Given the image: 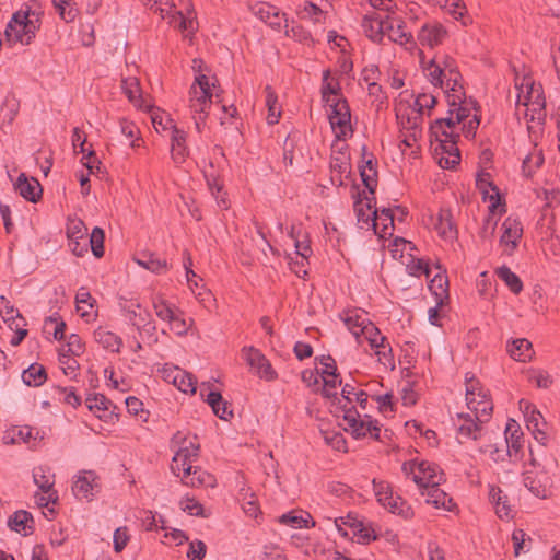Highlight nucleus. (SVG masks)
Wrapping results in <instances>:
<instances>
[{
  "label": "nucleus",
  "mask_w": 560,
  "mask_h": 560,
  "mask_svg": "<svg viewBox=\"0 0 560 560\" xmlns=\"http://www.w3.org/2000/svg\"><path fill=\"white\" fill-rule=\"evenodd\" d=\"M85 404L91 411H105L109 409L112 401L107 399L103 394H95L93 397L89 396L85 400Z\"/></svg>",
  "instance_id": "60"
},
{
  "label": "nucleus",
  "mask_w": 560,
  "mask_h": 560,
  "mask_svg": "<svg viewBox=\"0 0 560 560\" xmlns=\"http://www.w3.org/2000/svg\"><path fill=\"white\" fill-rule=\"evenodd\" d=\"M14 189L21 197L30 202H37L43 194V188L39 182L34 178H27L24 173H21L14 183Z\"/></svg>",
  "instance_id": "12"
},
{
  "label": "nucleus",
  "mask_w": 560,
  "mask_h": 560,
  "mask_svg": "<svg viewBox=\"0 0 560 560\" xmlns=\"http://www.w3.org/2000/svg\"><path fill=\"white\" fill-rule=\"evenodd\" d=\"M433 226L439 236L444 241L452 242L457 237V228L453 221L450 209H440L433 222Z\"/></svg>",
  "instance_id": "15"
},
{
  "label": "nucleus",
  "mask_w": 560,
  "mask_h": 560,
  "mask_svg": "<svg viewBox=\"0 0 560 560\" xmlns=\"http://www.w3.org/2000/svg\"><path fill=\"white\" fill-rule=\"evenodd\" d=\"M242 357L249 365L250 370L260 378L266 381H273L277 378V373L272 369L269 360L257 348L249 346L242 349Z\"/></svg>",
  "instance_id": "5"
},
{
  "label": "nucleus",
  "mask_w": 560,
  "mask_h": 560,
  "mask_svg": "<svg viewBox=\"0 0 560 560\" xmlns=\"http://www.w3.org/2000/svg\"><path fill=\"white\" fill-rule=\"evenodd\" d=\"M465 384H466V404L470 405L472 402H476V398H486L489 396V393L487 389L482 387L479 380L475 377L474 374L467 373L465 376Z\"/></svg>",
  "instance_id": "32"
},
{
  "label": "nucleus",
  "mask_w": 560,
  "mask_h": 560,
  "mask_svg": "<svg viewBox=\"0 0 560 560\" xmlns=\"http://www.w3.org/2000/svg\"><path fill=\"white\" fill-rule=\"evenodd\" d=\"M172 374H174L172 383L179 390H182L183 393H190V394L196 393L197 381L192 374L187 373L184 370L178 369V368H174L172 370Z\"/></svg>",
  "instance_id": "29"
},
{
  "label": "nucleus",
  "mask_w": 560,
  "mask_h": 560,
  "mask_svg": "<svg viewBox=\"0 0 560 560\" xmlns=\"http://www.w3.org/2000/svg\"><path fill=\"white\" fill-rule=\"evenodd\" d=\"M383 506L406 520L413 515L412 508L399 495H390V499L387 500Z\"/></svg>",
  "instance_id": "40"
},
{
  "label": "nucleus",
  "mask_w": 560,
  "mask_h": 560,
  "mask_svg": "<svg viewBox=\"0 0 560 560\" xmlns=\"http://www.w3.org/2000/svg\"><path fill=\"white\" fill-rule=\"evenodd\" d=\"M171 154L175 163H183L187 155L188 149L186 147L187 135L184 130L178 129L175 124H171Z\"/></svg>",
  "instance_id": "17"
},
{
  "label": "nucleus",
  "mask_w": 560,
  "mask_h": 560,
  "mask_svg": "<svg viewBox=\"0 0 560 560\" xmlns=\"http://www.w3.org/2000/svg\"><path fill=\"white\" fill-rule=\"evenodd\" d=\"M88 229L84 222L80 219L70 220L67 225L68 240L86 238Z\"/></svg>",
  "instance_id": "57"
},
{
  "label": "nucleus",
  "mask_w": 560,
  "mask_h": 560,
  "mask_svg": "<svg viewBox=\"0 0 560 560\" xmlns=\"http://www.w3.org/2000/svg\"><path fill=\"white\" fill-rule=\"evenodd\" d=\"M121 310L131 325L137 327V329L149 325L150 313L147 310H142L139 302H126L125 304H121Z\"/></svg>",
  "instance_id": "19"
},
{
  "label": "nucleus",
  "mask_w": 560,
  "mask_h": 560,
  "mask_svg": "<svg viewBox=\"0 0 560 560\" xmlns=\"http://www.w3.org/2000/svg\"><path fill=\"white\" fill-rule=\"evenodd\" d=\"M207 552V546L202 540L196 539L189 544L187 558L190 560H202Z\"/></svg>",
  "instance_id": "64"
},
{
  "label": "nucleus",
  "mask_w": 560,
  "mask_h": 560,
  "mask_svg": "<svg viewBox=\"0 0 560 560\" xmlns=\"http://www.w3.org/2000/svg\"><path fill=\"white\" fill-rule=\"evenodd\" d=\"M446 36V31L440 24L423 25L418 34V40L423 46L435 47L440 45Z\"/></svg>",
  "instance_id": "20"
},
{
  "label": "nucleus",
  "mask_w": 560,
  "mask_h": 560,
  "mask_svg": "<svg viewBox=\"0 0 560 560\" xmlns=\"http://www.w3.org/2000/svg\"><path fill=\"white\" fill-rule=\"evenodd\" d=\"M495 273L500 280H502L505 285L510 289L514 294H518L523 290V282L520 277L513 272L508 266H501L495 270Z\"/></svg>",
  "instance_id": "35"
},
{
  "label": "nucleus",
  "mask_w": 560,
  "mask_h": 560,
  "mask_svg": "<svg viewBox=\"0 0 560 560\" xmlns=\"http://www.w3.org/2000/svg\"><path fill=\"white\" fill-rule=\"evenodd\" d=\"M373 490L377 498V501L383 505L393 495V490L388 482L383 480H373Z\"/></svg>",
  "instance_id": "58"
},
{
  "label": "nucleus",
  "mask_w": 560,
  "mask_h": 560,
  "mask_svg": "<svg viewBox=\"0 0 560 560\" xmlns=\"http://www.w3.org/2000/svg\"><path fill=\"white\" fill-rule=\"evenodd\" d=\"M544 163V156L541 152H534L528 154L522 163V171L525 176H532V174L539 168Z\"/></svg>",
  "instance_id": "53"
},
{
  "label": "nucleus",
  "mask_w": 560,
  "mask_h": 560,
  "mask_svg": "<svg viewBox=\"0 0 560 560\" xmlns=\"http://www.w3.org/2000/svg\"><path fill=\"white\" fill-rule=\"evenodd\" d=\"M66 347H68V351H70L72 357H80L85 350V345L82 338L77 334H71L68 337Z\"/></svg>",
  "instance_id": "63"
},
{
  "label": "nucleus",
  "mask_w": 560,
  "mask_h": 560,
  "mask_svg": "<svg viewBox=\"0 0 560 560\" xmlns=\"http://www.w3.org/2000/svg\"><path fill=\"white\" fill-rule=\"evenodd\" d=\"M522 433L515 429L510 436H505L506 455L511 458L518 459V453L522 450Z\"/></svg>",
  "instance_id": "52"
},
{
  "label": "nucleus",
  "mask_w": 560,
  "mask_h": 560,
  "mask_svg": "<svg viewBox=\"0 0 560 560\" xmlns=\"http://www.w3.org/2000/svg\"><path fill=\"white\" fill-rule=\"evenodd\" d=\"M435 153H441L439 158V165L442 168L453 170L460 162L459 149L457 148V141L455 140H440L434 149Z\"/></svg>",
  "instance_id": "11"
},
{
  "label": "nucleus",
  "mask_w": 560,
  "mask_h": 560,
  "mask_svg": "<svg viewBox=\"0 0 560 560\" xmlns=\"http://www.w3.org/2000/svg\"><path fill=\"white\" fill-rule=\"evenodd\" d=\"M361 335L369 341L372 349L374 348H386V337L383 336L380 329L371 322H368L365 326L360 329Z\"/></svg>",
  "instance_id": "36"
},
{
  "label": "nucleus",
  "mask_w": 560,
  "mask_h": 560,
  "mask_svg": "<svg viewBox=\"0 0 560 560\" xmlns=\"http://www.w3.org/2000/svg\"><path fill=\"white\" fill-rule=\"evenodd\" d=\"M331 108L329 114V122L331 128H339L341 135H346V128L351 120L350 107L346 98L339 97L332 103L328 104Z\"/></svg>",
  "instance_id": "9"
},
{
  "label": "nucleus",
  "mask_w": 560,
  "mask_h": 560,
  "mask_svg": "<svg viewBox=\"0 0 560 560\" xmlns=\"http://www.w3.org/2000/svg\"><path fill=\"white\" fill-rule=\"evenodd\" d=\"M489 498L495 505V512L500 518L511 516V506L508 504V497L499 487L492 486L489 491Z\"/></svg>",
  "instance_id": "33"
},
{
  "label": "nucleus",
  "mask_w": 560,
  "mask_h": 560,
  "mask_svg": "<svg viewBox=\"0 0 560 560\" xmlns=\"http://www.w3.org/2000/svg\"><path fill=\"white\" fill-rule=\"evenodd\" d=\"M266 92V105L268 107V124L273 125L278 122V119L280 117V109L277 106L278 97L276 93L272 91L271 86L267 85L265 88Z\"/></svg>",
  "instance_id": "50"
},
{
  "label": "nucleus",
  "mask_w": 560,
  "mask_h": 560,
  "mask_svg": "<svg viewBox=\"0 0 560 560\" xmlns=\"http://www.w3.org/2000/svg\"><path fill=\"white\" fill-rule=\"evenodd\" d=\"M121 89L131 103L140 108L143 107L140 83L136 77L124 78Z\"/></svg>",
  "instance_id": "31"
},
{
  "label": "nucleus",
  "mask_w": 560,
  "mask_h": 560,
  "mask_svg": "<svg viewBox=\"0 0 560 560\" xmlns=\"http://www.w3.org/2000/svg\"><path fill=\"white\" fill-rule=\"evenodd\" d=\"M378 26V30H383V37L387 35L389 40L406 47L408 44L415 45L411 33L405 31V23L398 16L386 13Z\"/></svg>",
  "instance_id": "6"
},
{
  "label": "nucleus",
  "mask_w": 560,
  "mask_h": 560,
  "mask_svg": "<svg viewBox=\"0 0 560 560\" xmlns=\"http://www.w3.org/2000/svg\"><path fill=\"white\" fill-rule=\"evenodd\" d=\"M361 521L362 520L358 518L357 515H353V514L349 513L345 517L336 518L335 520V525H336L338 532L341 534V536L348 537L349 534L343 528V526L349 527L351 529V532H353L358 526H361Z\"/></svg>",
  "instance_id": "56"
},
{
  "label": "nucleus",
  "mask_w": 560,
  "mask_h": 560,
  "mask_svg": "<svg viewBox=\"0 0 560 560\" xmlns=\"http://www.w3.org/2000/svg\"><path fill=\"white\" fill-rule=\"evenodd\" d=\"M352 535L358 538L360 544H369L377 538L371 523H365L363 520L361 521V526H358L352 532Z\"/></svg>",
  "instance_id": "55"
},
{
  "label": "nucleus",
  "mask_w": 560,
  "mask_h": 560,
  "mask_svg": "<svg viewBox=\"0 0 560 560\" xmlns=\"http://www.w3.org/2000/svg\"><path fill=\"white\" fill-rule=\"evenodd\" d=\"M532 468H527L524 475V486L537 498L545 499L550 493L552 487V478L549 471V462L545 456L542 460L539 459V451H535L529 446Z\"/></svg>",
  "instance_id": "1"
},
{
  "label": "nucleus",
  "mask_w": 560,
  "mask_h": 560,
  "mask_svg": "<svg viewBox=\"0 0 560 560\" xmlns=\"http://www.w3.org/2000/svg\"><path fill=\"white\" fill-rule=\"evenodd\" d=\"M476 185L481 191L483 199L490 201L489 211L494 213L499 207H502L501 212H505L504 203H502L498 187L490 180L489 173H480L477 175Z\"/></svg>",
  "instance_id": "8"
},
{
  "label": "nucleus",
  "mask_w": 560,
  "mask_h": 560,
  "mask_svg": "<svg viewBox=\"0 0 560 560\" xmlns=\"http://www.w3.org/2000/svg\"><path fill=\"white\" fill-rule=\"evenodd\" d=\"M384 15L380 12H374L371 15H365L362 20V27L365 35L375 43L383 40V30H378L380 22H383Z\"/></svg>",
  "instance_id": "27"
},
{
  "label": "nucleus",
  "mask_w": 560,
  "mask_h": 560,
  "mask_svg": "<svg viewBox=\"0 0 560 560\" xmlns=\"http://www.w3.org/2000/svg\"><path fill=\"white\" fill-rule=\"evenodd\" d=\"M136 261L141 267L155 273H161L167 269L166 260L158 257L154 254H143L142 257L137 258Z\"/></svg>",
  "instance_id": "45"
},
{
  "label": "nucleus",
  "mask_w": 560,
  "mask_h": 560,
  "mask_svg": "<svg viewBox=\"0 0 560 560\" xmlns=\"http://www.w3.org/2000/svg\"><path fill=\"white\" fill-rule=\"evenodd\" d=\"M94 340L101 345L104 349L112 352H119L122 345V340L113 331L106 330L103 327H98L94 334Z\"/></svg>",
  "instance_id": "28"
},
{
  "label": "nucleus",
  "mask_w": 560,
  "mask_h": 560,
  "mask_svg": "<svg viewBox=\"0 0 560 560\" xmlns=\"http://www.w3.org/2000/svg\"><path fill=\"white\" fill-rule=\"evenodd\" d=\"M190 108L194 113L203 114L211 104L212 94L198 92L195 86L190 90Z\"/></svg>",
  "instance_id": "43"
},
{
  "label": "nucleus",
  "mask_w": 560,
  "mask_h": 560,
  "mask_svg": "<svg viewBox=\"0 0 560 560\" xmlns=\"http://www.w3.org/2000/svg\"><path fill=\"white\" fill-rule=\"evenodd\" d=\"M526 427L532 432L534 439L538 442L539 447L546 445L547 434L545 428L547 427L546 421L539 410L530 411V415L525 418Z\"/></svg>",
  "instance_id": "21"
},
{
  "label": "nucleus",
  "mask_w": 560,
  "mask_h": 560,
  "mask_svg": "<svg viewBox=\"0 0 560 560\" xmlns=\"http://www.w3.org/2000/svg\"><path fill=\"white\" fill-rule=\"evenodd\" d=\"M46 378V370L39 364H32L22 373V380L27 386H40Z\"/></svg>",
  "instance_id": "37"
},
{
  "label": "nucleus",
  "mask_w": 560,
  "mask_h": 560,
  "mask_svg": "<svg viewBox=\"0 0 560 560\" xmlns=\"http://www.w3.org/2000/svg\"><path fill=\"white\" fill-rule=\"evenodd\" d=\"M377 162L374 159L373 154H370V158L364 162V165L360 166V176L362 183L369 190L370 195L375 194V189L377 186Z\"/></svg>",
  "instance_id": "26"
},
{
  "label": "nucleus",
  "mask_w": 560,
  "mask_h": 560,
  "mask_svg": "<svg viewBox=\"0 0 560 560\" xmlns=\"http://www.w3.org/2000/svg\"><path fill=\"white\" fill-rule=\"evenodd\" d=\"M444 92L446 96V101L448 104V114H454V108L465 103V91L460 83L458 82V85H448L444 86Z\"/></svg>",
  "instance_id": "42"
},
{
  "label": "nucleus",
  "mask_w": 560,
  "mask_h": 560,
  "mask_svg": "<svg viewBox=\"0 0 560 560\" xmlns=\"http://www.w3.org/2000/svg\"><path fill=\"white\" fill-rule=\"evenodd\" d=\"M330 71L325 70L323 72V84H322V95L323 101L326 104H330L337 98L341 97L339 95L340 92V85L339 82H336V84H332V82L329 81Z\"/></svg>",
  "instance_id": "44"
},
{
  "label": "nucleus",
  "mask_w": 560,
  "mask_h": 560,
  "mask_svg": "<svg viewBox=\"0 0 560 560\" xmlns=\"http://www.w3.org/2000/svg\"><path fill=\"white\" fill-rule=\"evenodd\" d=\"M438 63L446 79V86L458 85V82L462 80V74L457 69L455 60L450 56H443L438 60Z\"/></svg>",
  "instance_id": "30"
},
{
  "label": "nucleus",
  "mask_w": 560,
  "mask_h": 560,
  "mask_svg": "<svg viewBox=\"0 0 560 560\" xmlns=\"http://www.w3.org/2000/svg\"><path fill=\"white\" fill-rule=\"evenodd\" d=\"M253 13L265 23L277 14V7L261 2L253 7Z\"/></svg>",
  "instance_id": "61"
},
{
  "label": "nucleus",
  "mask_w": 560,
  "mask_h": 560,
  "mask_svg": "<svg viewBox=\"0 0 560 560\" xmlns=\"http://www.w3.org/2000/svg\"><path fill=\"white\" fill-rule=\"evenodd\" d=\"M501 230L502 235L500 237V245L505 247V253L508 255H512L518 246V242L523 235V226L518 219L508 217L503 221Z\"/></svg>",
  "instance_id": "7"
},
{
  "label": "nucleus",
  "mask_w": 560,
  "mask_h": 560,
  "mask_svg": "<svg viewBox=\"0 0 560 560\" xmlns=\"http://www.w3.org/2000/svg\"><path fill=\"white\" fill-rule=\"evenodd\" d=\"M152 307L155 315L163 322H170L178 312L175 305L170 304L163 296L155 295L152 299Z\"/></svg>",
  "instance_id": "34"
},
{
  "label": "nucleus",
  "mask_w": 560,
  "mask_h": 560,
  "mask_svg": "<svg viewBox=\"0 0 560 560\" xmlns=\"http://www.w3.org/2000/svg\"><path fill=\"white\" fill-rule=\"evenodd\" d=\"M34 482L38 486V488L47 493L48 497H42L39 499L40 505H48L49 502L55 503L58 500L57 492L52 490L54 486V475L50 474L49 469L44 467H37L33 471Z\"/></svg>",
  "instance_id": "10"
},
{
  "label": "nucleus",
  "mask_w": 560,
  "mask_h": 560,
  "mask_svg": "<svg viewBox=\"0 0 560 560\" xmlns=\"http://www.w3.org/2000/svg\"><path fill=\"white\" fill-rule=\"evenodd\" d=\"M445 272L443 270V272L436 273L430 283V290L439 300L438 305L442 304L443 296H447L448 279Z\"/></svg>",
  "instance_id": "48"
},
{
  "label": "nucleus",
  "mask_w": 560,
  "mask_h": 560,
  "mask_svg": "<svg viewBox=\"0 0 560 560\" xmlns=\"http://www.w3.org/2000/svg\"><path fill=\"white\" fill-rule=\"evenodd\" d=\"M95 475L93 471H84L79 475L72 486L73 494L79 499H90L93 495Z\"/></svg>",
  "instance_id": "24"
},
{
  "label": "nucleus",
  "mask_w": 560,
  "mask_h": 560,
  "mask_svg": "<svg viewBox=\"0 0 560 560\" xmlns=\"http://www.w3.org/2000/svg\"><path fill=\"white\" fill-rule=\"evenodd\" d=\"M186 455L185 454H178V453H175V455L173 456V459H172V465H171V469L172 471L177 475V476H182L183 478H187L188 476L192 475L194 477L191 478V485L195 486V478L197 479L198 483L199 485H205L206 483V480L203 478V476H201V471L200 469H197L194 468L192 466V462L187 459L185 457Z\"/></svg>",
  "instance_id": "14"
},
{
  "label": "nucleus",
  "mask_w": 560,
  "mask_h": 560,
  "mask_svg": "<svg viewBox=\"0 0 560 560\" xmlns=\"http://www.w3.org/2000/svg\"><path fill=\"white\" fill-rule=\"evenodd\" d=\"M375 206V198L372 197H364V200L361 198V192H358V199L353 203V209L357 213L358 222L369 224V222H372V226L375 231L377 228V220H378V210L375 208L371 215L368 214V211H370Z\"/></svg>",
  "instance_id": "13"
},
{
  "label": "nucleus",
  "mask_w": 560,
  "mask_h": 560,
  "mask_svg": "<svg viewBox=\"0 0 560 560\" xmlns=\"http://www.w3.org/2000/svg\"><path fill=\"white\" fill-rule=\"evenodd\" d=\"M424 71H427V75L430 82L435 88L439 86L441 89H444V86H446V79L435 58L429 61L428 66L424 68Z\"/></svg>",
  "instance_id": "49"
},
{
  "label": "nucleus",
  "mask_w": 560,
  "mask_h": 560,
  "mask_svg": "<svg viewBox=\"0 0 560 560\" xmlns=\"http://www.w3.org/2000/svg\"><path fill=\"white\" fill-rule=\"evenodd\" d=\"M430 138L431 141L435 140L440 144V140H455L458 141L459 135L454 132L453 129L440 127V130L435 129V126H430Z\"/></svg>",
  "instance_id": "59"
},
{
  "label": "nucleus",
  "mask_w": 560,
  "mask_h": 560,
  "mask_svg": "<svg viewBox=\"0 0 560 560\" xmlns=\"http://www.w3.org/2000/svg\"><path fill=\"white\" fill-rule=\"evenodd\" d=\"M33 524L32 514L25 510L14 512L8 520V526L11 530L23 533L25 536L33 533Z\"/></svg>",
  "instance_id": "23"
},
{
  "label": "nucleus",
  "mask_w": 560,
  "mask_h": 560,
  "mask_svg": "<svg viewBox=\"0 0 560 560\" xmlns=\"http://www.w3.org/2000/svg\"><path fill=\"white\" fill-rule=\"evenodd\" d=\"M19 101L14 96L8 95L4 98L0 109V118L2 119V124L10 125L14 120L19 112Z\"/></svg>",
  "instance_id": "47"
},
{
  "label": "nucleus",
  "mask_w": 560,
  "mask_h": 560,
  "mask_svg": "<svg viewBox=\"0 0 560 560\" xmlns=\"http://www.w3.org/2000/svg\"><path fill=\"white\" fill-rule=\"evenodd\" d=\"M483 422H479L471 413L457 415V432L459 438L478 440L481 436Z\"/></svg>",
  "instance_id": "16"
},
{
  "label": "nucleus",
  "mask_w": 560,
  "mask_h": 560,
  "mask_svg": "<svg viewBox=\"0 0 560 560\" xmlns=\"http://www.w3.org/2000/svg\"><path fill=\"white\" fill-rule=\"evenodd\" d=\"M39 28V19L30 18V12L18 11L9 21L4 35L9 43L28 45Z\"/></svg>",
  "instance_id": "2"
},
{
  "label": "nucleus",
  "mask_w": 560,
  "mask_h": 560,
  "mask_svg": "<svg viewBox=\"0 0 560 560\" xmlns=\"http://www.w3.org/2000/svg\"><path fill=\"white\" fill-rule=\"evenodd\" d=\"M104 240L105 233L104 230L95 226L90 235L89 244L91 246V250L96 258H101L104 256Z\"/></svg>",
  "instance_id": "51"
},
{
  "label": "nucleus",
  "mask_w": 560,
  "mask_h": 560,
  "mask_svg": "<svg viewBox=\"0 0 560 560\" xmlns=\"http://www.w3.org/2000/svg\"><path fill=\"white\" fill-rule=\"evenodd\" d=\"M170 329L178 336L186 335L189 328L186 319L183 317V312L178 310L176 315L168 322Z\"/></svg>",
  "instance_id": "62"
},
{
  "label": "nucleus",
  "mask_w": 560,
  "mask_h": 560,
  "mask_svg": "<svg viewBox=\"0 0 560 560\" xmlns=\"http://www.w3.org/2000/svg\"><path fill=\"white\" fill-rule=\"evenodd\" d=\"M506 350L511 358L520 362L530 361L535 354L532 342L526 338H517L509 341Z\"/></svg>",
  "instance_id": "18"
},
{
  "label": "nucleus",
  "mask_w": 560,
  "mask_h": 560,
  "mask_svg": "<svg viewBox=\"0 0 560 560\" xmlns=\"http://www.w3.org/2000/svg\"><path fill=\"white\" fill-rule=\"evenodd\" d=\"M206 401L212 408L213 413L222 420H229L233 417L231 405L223 400L220 392L211 390L208 393Z\"/></svg>",
  "instance_id": "25"
},
{
  "label": "nucleus",
  "mask_w": 560,
  "mask_h": 560,
  "mask_svg": "<svg viewBox=\"0 0 560 560\" xmlns=\"http://www.w3.org/2000/svg\"><path fill=\"white\" fill-rule=\"evenodd\" d=\"M408 467H410L413 481L420 489L439 486L443 480V474L439 471V467L435 464L428 462H421L418 465L405 463L402 469L406 474H408Z\"/></svg>",
  "instance_id": "4"
},
{
  "label": "nucleus",
  "mask_w": 560,
  "mask_h": 560,
  "mask_svg": "<svg viewBox=\"0 0 560 560\" xmlns=\"http://www.w3.org/2000/svg\"><path fill=\"white\" fill-rule=\"evenodd\" d=\"M59 16L67 23L73 22L78 15V10L73 0H51Z\"/></svg>",
  "instance_id": "46"
},
{
  "label": "nucleus",
  "mask_w": 560,
  "mask_h": 560,
  "mask_svg": "<svg viewBox=\"0 0 560 560\" xmlns=\"http://www.w3.org/2000/svg\"><path fill=\"white\" fill-rule=\"evenodd\" d=\"M75 303L77 310L81 313V316L85 317L89 315V312L84 307V305H88L90 308H93L96 301L94 298H92V295L85 288H81L75 295Z\"/></svg>",
  "instance_id": "54"
},
{
  "label": "nucleus",
  "mask_w": 560,
  "mask_h": 560,
  "mask_svg": "<svg viewBox=\"0 0 560 560\" xmlns=\"http://www.w3.org/2000/svg\"><path fill=\"white\" fill-rule=\"evenodd\" d=\"M194 8L190 3L187 8V15H185L182 11L174 12L170 18V23L174 24L175 27H178L180 31H187L192 33L195 31V21H194Z\"/></svg>",
  "instance_id": "39"
},
{
  "label": "nucleus",
  "mask_w": 560,
  "mask_h": 560,
  "mask_svg": "<svg viewBox=\"0 0 560 560\" xmlns=\"http://www.w3.org/2000/svg\"><path fill=\"white\" fill-rule=\"evenodd\" d=\"M422 495H425L427 503L434 505L436 509H444L446 511H452L455 504L453 503L452 498L447 495L439 486H431L422 489Z\"/></svg>",
  "instance_id": "22"
},
{
  "label": "nucleus",
  "mask_w": 560,
  "mask_h": 560,
  "mask_svg": "<svg viewBox=\"0 0 560 560\" xmlns=\"http://www.w3.org/2000/svg\"><path fill=\"white\" fill-rule=\"evenodd\" d=\"M340 409L347 423L345 430L350 432L354 439L359 440L369 435L380 440L381 427L377 420H373L370 416L361 418L355 407H348L347 402L340 406Z\"/></svg>",
  "instance_id": "3"
},
{
  "label": "nucleus",
  "mask_w": 560,
  "mask_h": 560,
  "mask_svg": "<svg viewBox=\"0 0 560 560\" xmlns=\"http://www.w3.org/2000/svg\"><path fill=\"white\" fill-rule=\"evenodd\" d=\"M444 92L446 96V101L448 104V114H454V108L465 103V91L460 83L458 82V85H448L444 86Z\"/></svg>",
  "instance_id": "41"
},
{
  "label": "nucleus",
  "mask_w": 560,
  "mask_h": 560,
  "mask_svg": "<svg viewBox=\"0 0 560 560\" xmlns=\"http://www.w3.org/2000/svg\"><path fill=\"white\" fill-rule=\"evenodd\" d=\"M467 407L474 413L472 417L483 423L490 419L493 409V405L489 396L483 399L480 398V400L476 399V402L467 405Z\"/></svg>",
  "instance_id": "38"
}]
</instances>
